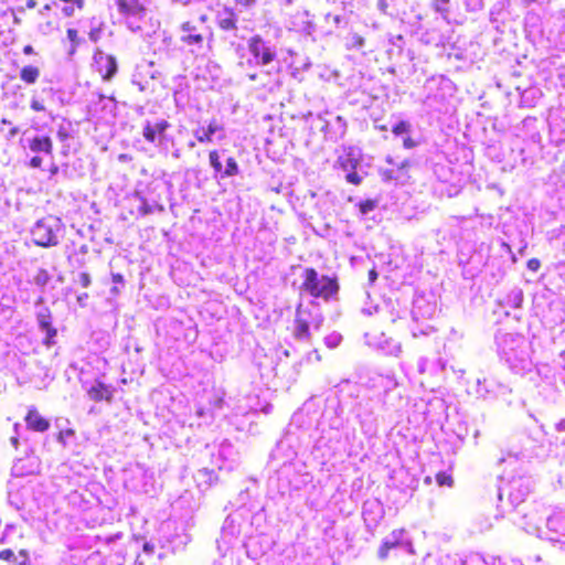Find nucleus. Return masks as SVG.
<instances>
[{"label":"nucleus","instance_id":"nucleus-1","mask_svg":"<svg viewBox=\"0 0 565 565\" xmlns=\"http://www.w3.org/2000/svg\"><path fill=\"white\" fill-rule=\"evenodd\" d=\"M301 277L302 282L299 289L302 294L323 301L337 298L340 284L335 275H319L313 267H306Z\"/></svg>","mask_w":565,"mask_h":565},{"label":"nucleus","instance_id":"nucleus-2","mask_svg":"<svg viewBox=\"0 0 565 565\" xmlns=\"http://www.w3.org/2000/svg\"><path fill=\"white\" fill-rule=\"evenodd\" d=\"M92 67L104 82H110L118 72V62L114 55L96 49L93 53Z\"/></svg>","mask_w":565,"mask_h":565},{"label":"nucleus","instance_id":"nucleus-3","mask_svg":"<svg viewBox=\"0 0 565 565\" xmlns=\"http://www.w3.org/2000/svg\"><path fill=\"white\" fill-rule=\"evenodd\" d=\"M148 0H116L118 12L129 23L130 20H142L147 15Z\"/></svg>","mask_w":565,"mask_h":565},{"label":"nucleus","instance_id":"nucleus-4","mask_svg":"<svg viewBox=\"0 0 565 565\" xmlns=\"http://www.w3.org/2000/svg\"><path fill=\"white\" fill-rule=\"evenodd\" d=\"M247 45L258 64L268 65L276 58V52L266 44L260 35L252 36Z\"/></svg>","mask_w":565,"mask_h":565},{"label":"nucleus","instance_id":"nucleus-5","mask_svg":"<svg viewBox=\"0 0 565 565\" xmlns=\"http://www.w3.org/2000/svg\"><path fill=\"white\" fill-rule=\"evenodd\" d=\"M32 242L40 247H50L57 244V236L52 227L43 221H39L31 232Z\"/></svg>","mask_w":565,"mask_h":565},{"label":"nucleus","instance_id":"nucleus-6","mask_svg":"<svg viewBox=\"0 0 565 565\" xmlns=\"http://www.w3.org/2000/svg\"><path fill=\"white\" fill-rule=\"evenodd\" d=\"M114 393L115 388L100 380H95L94 384L87 390L89 399L96 403L105 402L111 404L114 402Z\"/></svg>","mask_w":565,"mask_h":565},{"label":"nucleus","instance_id":"nucleus-7","mask_svg":"<svg viewBox=\"0 0 565 565\" xmlns=\"http://www.w3.org/2000/svg\"><path fill=\"white\" fill-rule=\"evenodd\" d=\"M25 426L31 431L44 433L49 430L50 420L41 415L38 408L30 407L24 416Z\"/></svg>","mask_w":565,"mask_h":565},{"label":"nucleus","instance_id":"nucleus-8","mask_svg":"<svg viewBox=\"0 0 565 565\" xmlns=\"http://www.w3.org/2000/svg\"><path fill=\"white\" fill-rule=\"evenodd\" d=\"M169 127V121L164 119L154 124L147 121L143 127L142 136L149 143H154L157 141H161L164 138L166 130Z\"/></svg>","mask_w":565,"mask_h":565},{"label":"nucleus","instance_id":"nucleus-9","mask_svg":"<svg viewBox=\"0 0 565 565\" xmlns=\"http://www.w3.org/2000/svg\"><path fill=\"white\" fill-rule=\"evenodd\" d=\"M338 163L341 169L348 171L345 175V180L353 184L360 185L362 182V178L358 174L356 168L359 166V159L352 156L351 153L345 154L344 157H340L338 159Z\"/></svg>","mask_w":565,"mask_h":565},{"label":"nucleus","instance_id":"nucleus-10","mask_svg":"<svg viewBox=\"0 0 565 565\" xmlns=\"http://www.w3.org/2000/svg\"><path fill=\"white\" fill-rule=\"evenodd\" d=\"M39 327L45 331L46 337L43 340L44 345L51 347L53 343V339L57 334V330L53 327L52 323V312L49 308H45L44 310L40 311L36 315Z\"/></svg>","mask_w":565,"mask_h":565},{"label":"nucleus","instance_id":"nucleus-11","mask_svg":"<svg viewBox=\"0 0 565 565\" xmlns=\"http://www.w3.org/2000/svg\"><path fill=\"white\" fill-rule=\"evenodd\" d=\"M183 34L181 35V42L186 45L201 46L204 41V35L198 31L196 25L191 21H185L180 26Z\"/></svg>","mask_w":565,"mask_h":565},{"label":"nucleus","instance_id":"nucleus-12","mask_svg":"<svg viewBox=\"0 0 565 565\" xmlns=\"http://www.w3.org/2000/svg\"><path fill=\"white\" fill-rule=\"evenodd\" d=\"M0 561L10 562L13 565H30V555L25 548H21L18 555L11 548L0 551Z\"/></svg>","mask_w":565,"mask_h":565},{"label":"nucleus","instance_id":"nucleus-13","mask_svg":"<svg viewBox=\"0 0 565 565\" xmlns=\"http://www.w3.org/2000/svg\"><path fill=\"white\" fill-rule=\"evenodd\" d=\"M29 148L33 152L53 153V142L49 136H36L29 142Z\"/></svg>","mask_w":565,"mask_h":565},{"label":"nucleus","instance_id":"nucleus-14","mask_svg":"<svg viewBox=\"0 0 565 565\" xmlns=\"http://www.w3.org/2000/svg\"><path fill=\"white\" fill-rule=\"evenodd\" d=\"M222 127L215 119L211 120L206 128L199 129L194 132L196 140L200 143H209L212 141V136Z\"/></svg>","mask_w":565,"mask_h":565},{"label":"nucleus","instance_id":"nucleus-15","mask_svg":"<svg viewBox=\"0 0 565 565\" xmlns=\"http://www.w3.org/2000/svg\"><path fill=\"white\" fill-rule=\"evenodd\" d=\"M224 18L217 20V25L223 31H234L237 29V17L232 8H224Z\"/></svg>","mask_w":565,"mask_h":565},{"label":"nucleus","instance_id":"nucleus-16","mask_svg":"<svg viewBox=\"0 0 565 565\" xmlns=\"http://www.w3.org/2000/svg\"><path fill=\"white\" fill-rule=\"evenodd\" d=\"M299 309H300V306L297 308V317H296V320H295V338L298 339V340H309L310 339V331H309V322L299 317L298 312H299Z\"/></svg>","mask_w":565,"mask_h":565},{"label":"nucleus","instance_id":"nucleus-17","mask_svg":"<svg viewBox=\"0 0 565 565\" xmlns=\"http://www.w3.org/2000/svg\"><path fill=\"white\" fill-rule=\"evenodd\" d=\"M40 68L35 65H24L20 71V79L28 84H35L40 77Z\"/></svg>","mask_w":565,"mask_h":565},{"label":"nucleus","instance_id":"nucleus-18","mask_svg":"<svg viewBox=\"0 0 565 565\" xmlns=\"http://www.w3.org/2000/svg\"><path fill=\"white\" fill-rule=\"evenodd\" d=\"M66 35L71 42L68 54L73 55L76 53L78 45L83 42V39L79 38L76 29H67Z\"/></svg>","mask_w":565,"mask_h":565},{"label":"nucleus","instance_id":"nucleus-19","mask_svg":"<svg viewBox=\"0 0 565 565\" xmlns=\"http://www.w3.org/2000/svg\"><path fill=\"white\" fill-rule=\"evenodd\" d=\"M435 478H436V482L439 487H449L450 488L454 486V479H452L451 475H449L445 471L437 472Z\"/></svg>","mask_w":565,"mask_h":565},{"label":"nucleus","instance_id":"nucleus-20","mask_svg":"<svg viewBox=\"0 0 565 565\" xmlns=\"http://www.w3.org/2000/svg\"><path fill=\"white\" fill-rule=\"evenodd\" d=\"M237 173H238L237 162L233 157H231L226 161V168L222 172V177H233V175H236Z\"/></svg>","mask_w":565,"mask_h":565},{"label":"nucleus","instance_id":"nucleus-21","mask_svg":"<svg viewBox=\"0 0 565 565\" xmlns=\"http://www.w3.org/2000/svg\"><path fill=\"white\" fill-rule=\"evenodd\" d=\"M209 159H210V164L212 166L214 171L216 173H221L222 174L223 170H222V163L220 161L218 152L216 150L210 151Z\"/></svg>","mask_w":565,"mask_h":565},{"label":"nucleus","instance_id":"nucleus-22","mask_svg":"<svg viewBox=\"0 0 565 565\" xmlns=\"http://www.w3.org/2000/svg\"><path fill=\"white\" fill-rule=\"evenodd\" d=\"M361 214H366L376 207V200L366 199L358 204Z\"/></svg>","mask_w":565,"mask_h":565},{"label":"nucleus","instance_id":"nucleus-23","mask_svg":"<svg viewBox=\"0 0 565 565\" xmlns=\"http://www.w3.org/2000/svg\"><path fill=\"white\" fill-rule=\"evenodd\" d=\"M411 130V124L405 120H401L395 126H393L392 131L394 135L398 136L402 134H407Z\"/></svg>","mask_w":565,"mask_h":565},{"label":"nucleus","instance_id":"nucleus-24","mask_svg":"<svg viewBox=\"0 0 565 565\" xmlns=\"http://www.w3.org/2000/svg\"><path fill=\"white\" fill-rule=\"evenodd\" d=\"M397 545H398V542H384L379 550V557L382 559L386 558L388 555V552L392 548L396 547Z\"/></svg>","mask_w":565,"mask_h":565},{"label":"nucleus","instance_id":"nucleus-25","mask_svg":"<svg viewBox=\"0 0 565 565\" xmlns=\"http://www.w3.org/2000/svg\"><path fill=\"white\" fill-rule=\"evenodd\" d=\"M74 434H75L74 429L67 428V429L61 430L57 434L56 438H57L58 443H61L63 446H65L66 445V439L68 437H72Z\"/></svg>","mask_w":565,"mask_h":565},{"label":"nucleus","instance_id":"nucleus-26","mask_svg":"<svg viewBox=\"0 0 565 565\" xmlns=\"http://www.w3.org/2000/svg\"><path fill=\"white\" fill-rule=\"evenodd\" d=\"M380 174H381L382 180L385 182L398 179V177L395 175L394 170H392V169L381 170Z\"/></svg>","mask_w":565,"mask_h":565},{"label":"nucleus","instance_id":"nucleus-27","mask_svg":"<svg viewBox=\"0 0 565 565\" xmlns=\"http://www.w3.org/2000/svg\"><path fill=\"white\" fill-rule=\"evenodd\" d=\"M92 280H90V276L88 273H81L79 276H78V284L82 288H87L89 287Z\"/></svg>","mask_w":565,"mask_h":565},{"label":"nucleus","instance_id":"nucleus-28","mask_svg":"<svg viewBox=\"0 0 565 565\" xmlns=\"http://www.w3.org/2000/svg\"><path fill=\"white\" fill-rule=\"evenodd\" d=\"M526 267L531 271H537L541 267V262L537 258H530L526 263Z\"/></svg>","mask_w":565,"mask_h":565},{"label":"nucleus","instance_id":"nucleus-29","mask_svg":"<svg viewBox=\"0 0 565 565\" xmlns=\"http://www.w3.org/2000/svg\"><path fill=\"white\" fill-rule=\"evenodd\" d=\"M30 107L34 111H44L45 110V106L38 99H32Z\"/></svg>","mask_w":565,"mask_h":565},{"label":"nucleus","instance_id":"nucleus-30","mask_svg":"<svg viewBox=\"0 0 565 565\" xmlns=\"http://www.w3.org/2000/svg\"><path fill=\"white\" fill-rule=\"evenodd\" d=\"M403 146L406 149H413L417 146V141H415L412 137L408 136V137L404 138Z\"/></svg>","mask_w":565,"mask_h":565},{"label":"nucleus","instance_id":"nucleus-31","mask_svg":"<svg viewBox=\"0 0 565 565\" xmlns=\"http://www.w3.org/2000/svg\"><path fill=\"white\" fill-rule=\"evenodd\" d=\"M352 43H353L354 46L360 47V46H362L364 44V39L361 35H359V34H354L352 36Z\"/></svg>","mask_w":565,"mask_h":565},{"label":"nucleus","instance_id":"nucleus-32","mask_svg":"<svg viewBox=\"0 0 565 565\" xmlns=\"http://www.w3.org/2000/svg\"><path fill=\"white\" fill-rule=\"evenodd\" d=\"M31 167L40 168L42 166V159L40 157H33L30 161Z\"/></svg>","mask_w":565,"mask_h":565},{"label":"nucleus","instance_id":"nucleus-33","mask_svg":"<svg viewBox=\"0 0 565 565\" xmlns=\"http://www.w3.org/2000/svg\"><path fill=\"white\" fill-rule=\"evenodd\" d=\"M23 53L25 55H33L35 52H34V49L32 45L28 44V45H24L23 47Z\"/></svg>","mask_w":565,"mask_h":565},{"label":"nucleus","instance_id":"nucleus-34","mask_svg":"<svg viewBox=\"0 0 565 565\" xmlns=\"http://www.w3.org/2000/svg\"><path fill=\"white\" fill-rule=\"evenodd\" d=\"M111 279L116 284H121L124 281L122 275L120 274H113Z\"/></svg>","mask_w":565,"mask_h":565},{"label":"nucleus","instance_id":"nucleus-35","mask_svg":"<svg viewBox=\"0 0 565 565\" xmlns=\"http://www.w3.org/2000/svg\"><path fill=\"white\" fill-rule=\"evenodd\" d=\"M88 298V294L84 292L77 297V301L81 306L85 305V300Z\"/></svg>","mask_w":565,"mask_h":565},{"label":"nucleus","instance_id":"nucleus-36","mask_svg":"<svg viewBox=\"0 0 565 565\" xmlns=\"http://www.w3.org/2000/svg\"><path fill=\"white\" fill-rule=\"evenodd\" d=\"M98 33H99V30H92L89 32V39L94 42H96L98 40Z\"/></svg>","mask_w":565,"mask_h":565},{"label":"nucleus","instance_id":"nucleus-37","mask_svg":"<svg viewBox=\"0 0 565 565\" xmlns=\"http://www.w3.org/2000/svg\"><path fill=\"white\" fill-rule=\"evenodd\" d=\"M25 7L28 9H33L36 7V0H28L26 3H25Z\"/></svg>","mask_w":565,"mask_h":565},{"label":"nucleus","instance_id":"nucleus-38","mask_svg":"<svg viewBox=\"0 0 565 565\" xmlns=\"http://www.w3.org/2000/svg\"><path fill=\"white\" fill-rule=\"evenodd\" d=\"M409 166H411V161H409V160H404V161L398 166V170H402V169L408 168Z\"/></svg>","mask_w":565,"mask_h":565},{"label":"nucleus","instance_id":"nucleus-39","mask_svg":"<svg viewBox=\"0 0 565 565\" xmlns=\"http://www.w3.org/2000/svg\"><path fill=\"white\" fill-rule=\"evenodd\" d=\"M238 2L244 6H253L255 4L256 0H239Z\"/></svg>","mask_w":565,"mask_h":565},{"label":"nucleus","instance_id":"nucleus-40","mask_svg":"<svg viewBox=\"0 0 565 565\" xmlns=\"http://www.w3.org/2000/svg\"><path fill=\"white\" fill-rule=\"evenodd\" d=\"M369 276H370V279L373 281L376 279L377 273L374 269H372V270H370Z\"/></svg>","mask_w":565,"mask_h":565},{"label":"nucleus","instance_id":"nucleus-41","mask_svg":"<svg viewBox=\"0 0 565 565\" xmlns=\"http://www.w3.org/2000/svg\"><path fill=\"white\" fill-rule=\"evenodd\" d=\"M51 10V6L50 4H44L42 10L40 11L41 14L44 13V11H50Z\"/></svg>","mask_w":565,"mask_h":565},{"label":"nucleus","instance_id":"nucleus-42","mask_svg":"<svg viewBox=\"0 0 565 565\" xmlns=\"http://www.w3.org/2000/svg\"><path fill=\"white\" fill-rule=\"evenodd\" d=\"M45 29L54 30L55 29V23L53 21L52 22H46V28Z\"/></svg>","mask_w":565,"mask_h":565},{"label":"nucleus","instance_id":"nucleus-43","mask_svg":"<svg viewBox=\"0 0 565 565\" xmlns=\"http://www.w3.org/2000/svg\"><path fill=\"white\" fill-rule=\"evenodd\" d=\"M376 129H379L381 131H386L387 127H386V125H379V126H376Z\"/></svg>","mask_w":565,"mask_h":565},{"label":"nucleus","instance_id":"nucleus-44","mask_svg":"<svg viewBox=\"0 0 565 565\" xmlns=\"http://www.w3.org/2000/svg\"><path fill=\"white\" fill-rule=\"evenodd\" d=\"M17 134H18V128H17V127L11 128V130H10V136H11V137H13V136H15Z\"/></svg>","mask_w":565,"mask_h":565},{"label":"nucleus","instance_id":"nucleus-45","mask_svg":"<svg viewBox=\"0 0 565 565\" xmlns=\"http://www.w3.org/2000/svg\"><path fill=\"white\" fill-rule=\"evenodd\" d=\"M141 211H142V214H147V213H149V212H150V207H149V206H143V207L141 209Z\"/></svg>","mask_w":565,"mask_h":565},{"label":"nucleus","instance_id":"nucleus-46","mask_svg":"<svg viewBox=\"0 0 565 565\" xmlns=\"http://www.w3.org/2000/svg\"><path fill=\"white\" fill-rule=\"evenodd\" d=\"M207 20V17L205 14L200 17V21L205 22Z\"/></svg>","mask_w":565,"mask_h":565},{"label":"nucleus","instance_id":"nucleus-47","mask_svg":"<svg viewBox=\"0 0 565 565\" xmlns=\"http://www.w3.org/2000/svg\"><path fill=\"white\" fill-rule=\"evenodd\" d=\"M256 77H257V75H256V74H252V75H249V78H250L252 81H255V79H256Z\"/></svg>","mask_w":565,"mask_h":565},{"label":"nucleus","instance_id":"nucleus-48","mask_svg":"<svg viewBox=\"0 0 565 565\" xmlns=\"http://www.w3.org/2000/svg\"><path fill=\"white\" fill-rule=\"evenodd\" d=\"M1 122L4 124V125L9 124V121L7 119H4V118L1 120Z\"/></svg>","mask_w":565,"mask_h":565},{"label":"nucleus","instance_id":"nucleus-49","mask_svg":"<svg viewBox=\"0 0 565 565\" xmlns=\"http://www.w3.org/2000/svg\"><path fill=\"white\" fill-rule=\"evenodd\" d=\"M189 146H190L191 148H193V147L195 146V142H193V141H192V142H190V143H189Z\"/></svg>","mask_w":565,"mask_h":565},{"label":"nucleus","instance_id":"nucleus-50","mask_svg":"<svg viewBox=\"0 0 565 565\" xmlns=\"http://www.w3.org/2000/svg\"><path fill=\"white\" fill-rule=\"evenodd\" d=\"M425 481H426L427 483H429V482H430V478H429V477H427V478L425 479Z\"/></svg>","mask_w":565,"mask_h":565},{"label":"nucleus","instance_id":"nucleus-51","mask_svg":"<svg viewBox=\"0 0 565 565\" xmlns=\"http://www.w3.org/2000/svg\"><path fill=\"white\" fill-rule=\"evenodd\" d=\"M444 3H447L449 0H441Z\"/></svg>","mask_w":565,"mask_h":565}]
</instances>
